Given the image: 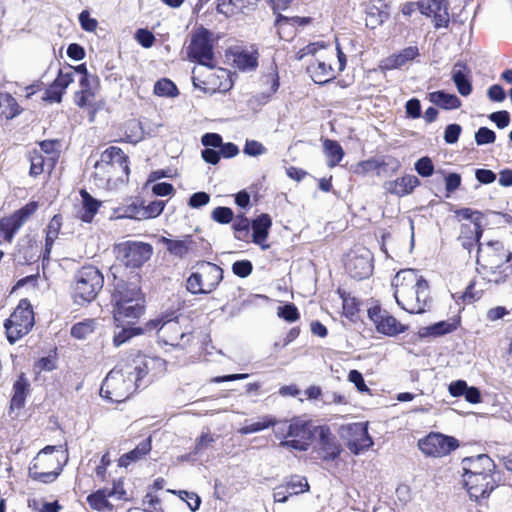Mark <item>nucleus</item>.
<instances>
[{"label": "nucleus", "instance_id": "45", "mask_svg": "<svg viewBox=\"0 0 512 512\" xmlns=\"http://www.w3.org/2000/svg\"><path fill=\"white\" fill-rule=\"evenodd\" d=\"M97 327V322L95 319H85L78 323H75L70 330V334L72 337L78 340L87 339L92 333H94Z\"/></svg>", "mask_w": 512, "mask_h": 512}, {"label": "nucleus", "instance_id": "33", "mask_svg": "<svg viewBox=\"0 0 512 512\" xmlns=\"http://www.w3.org/2000/svg\"><path fill=\"white\" fill-rule=\"evenodd\" d=\"M452 80L456 85L458 92L462 96H468L472 92V84L469 80V70L461 63H457L452 68Z\"/></svg>", "mask_w": 512, "mask_h": 512}, {"label": "nucleus", "instance_id": "16", "mask_svg": "<svg viewBox=\"0 0 512 512\" xmlns=\"http://www.w3.org/2000/svg\"><path fill=\"white\" fill-rule=\"evenodd\" d=\"M512 253L505 249L504 245L498 241L488 242L485 245L480 244L477 256V268H495L498 264L511 262Z\"/></svg>", "mask_w": 512, "mask_h": 512}, {"label": "nucleus", "instance_id": "1", "mask_svg": "<svg viewBox=\"0 0 512 512\" xmlns=\"http://www.w3.org/2000/svg\"><path fill=\"white\" fill-rule=\"evenodd\" d=\"M162 364L158 358L138 355L118 363L105 377L100 395L112 402H122L139 387L141 379L147 375L151 365Z\"/></svg>", "mask_w": 512, "mask_h": 512}, {"label": "nucleus", "instance_id": "22", "mask_svg": "<svg viewBox=\"0 0 512 512\" xmlns=\"http://www.w3.org/2000/svg\"><path fill=\"white\" fill-rule=\"evenodd\" d=\"M417 5L423 15L433 19L436 28L448 25V0H419Z\"/></svg>", "mask_w": 512, "mask_h": 512}, {"label": "nucleus", "instance_id": "50", "mask_svg": "<svg viewBox=\"0 0 512 512\" xmlns=\"http://www.w3.org/2000/svg\"><path fill=\"white\" fill-rule=\"evenodd\" d=\"M154 93L160 97H176L178 89L171 80L163 78L155 83Z\"/></svg>", "mask_w": 512, "mask_h": 512}, {"label": "nucleus", "instance_id": "25", "mask_svg": "<svg viewBox=\"0 0 512 512\" xmlns=\"http://www.w3.org/2000/svg\"><path fill=\"white\" fill-rule=\"evenodd\" d=\"M341 452L340 445L330 430L321 427L319 431L318 453L324 460H334Z\"/></svg>", "mask_w": 512, "mask_h": 512}, {"label": "nucleus", "instance_id": "57", "mask_svg": "<svg viewBox=\"0 0 512 512\" xmlns=\"http://www.w3.org/2000/svg\"><path fill=\"white\" fill-rule=\"evenodd\" d=\"M212 219L221 224H227L233 219V212L228 207H217L212 211Z\"/></svg>", "mask_w": 512, "mask_h": 512}, {"label": "nucleus", "instance_id": "13", "mask_svg": "<svg viewBox=\"0 0 512 512\" xmlns=\"http://www.w3.org/2000/svg\"><path fill=\"white\" fill-rule=\"evenodd\" d=\"M117 258L126 266L138 268L150 259L153 248L144 242L127 241L120 243L115 248Z\"/></svg>", "mask_w": 512, "mask_h": 512}, {"label": "nucleus", "instance_id": "64", "mask_svg": "<svg viewBox=\"0 0 512 512\" xmlns=\"http://www.w3.org/2000/svg\"><path fill=\"white\" fill-rule=\"evenodd\" d=\"M475 141L478 145L493 143L495 133L486 127H481L475 134Z\"/></svg>", "mask_w": 512, "mask_h": 512}, {"label": "nucleus", "instance_id": "15", "mask_svg": "<svg viewBox=\"0 0 512 512\" xmlns=\"http://www.w3.org/2000/svg\"><path fill=\"white\" fill-rule=\"evenodd\" d=\"M98 85L94 77H83L79 80V90L74 94L75 104L82 109L87 110L90 121H93L96 112L101 108V103L97 101Z\"/></svg>", "mask_w": 512, "mask_h": 512}, {"label": "nucleus", "instance_id": "10", "mask_svg": "<svg viewBox=\"0 0 512 512\" xmlns=\"http://www.w3.org/2000/svg\"><path fill=\"white\" fill-rule=\"evenodd\" d=\"M223 279V270L216 264L203 262L198 265L186 281V289L191 294H210Z\"/></svg>", "mask_w": 512, "mask_h": 512}, {"label": "nucleus", "instance_id": "49", "mask_svg": "<svg viewBox=\"0 0 512 512\" xmlns=\"http://www.w3.org/2000/svg\"><path fill=\"white\" fill-rule=\"evenodd\" d=\"M234 63L240 70H251L254 69L258 64L257 56L253 52H240L235 56Z\"/></svg>", "mask_w": 512, "mask_h": 512}, {"label": "nucleus", "instance_id": "35", "mask_svg": "<svg viewBox=\"0 0 512 512\" xmlns=\"http://www.w3.org/2000/svg\"><path fill=\"white\" fill-rule=\"evenodd\" d=\"M30 175L37 177L46 169L51 170L55 164V156L45 157L38 150H34L29 155Z\"/></svg>", "mask_w": 512, "mask_h": 512}, {"label": "nucleus", "instance_id": "47", "mask_svg": "<svg viewBox=\"0 0 512 512\" xmlns=\"http://www.w3.org/2000/svg\"><path fill=\"white\" fill-rule=\"evenodd\" d=\"M283 484L291 496L298 495L309 490L307 479L299 475H293L289 477Z\"/></svg>", "mask_w": 512, "mask_h": 512}, {"label": "nucleus", "instance_id": "36", "mask_svg": "<svg viewBox=\"0 0 512 512\" xmlns=\"http://www.w3.org/2000/svg\"><path fill=\"white\" fill-rule=\"evenodd\" d=\"M476 483L475 489L470 484H465L470 497L475 500L487 497L496 487V480L493 476L481 475Z\"/></svg>", "mask_w": 512, "mask_h": 512}, {"label": "nucleus", "instance_id": "23", "mask_svg": "<svg viewBox=\"0 0 512 512\" xmlns=\"http://www.w3.org/2000/svg\"><path fill=\"white\" fill-rule=\"evenodd\" d=\"M75 80L73 67L61 69L58 76L46 91L45 99L50 102H61L66 88Z\"/></svg>", "mask_w": 512, "mask_h": 512}, {"label": "nucleus", "instance_id": "39", "mask_svg": "<svg viewBox=\"0 0 512 512\" xmlns=\"http://www.w3.org/2000/svg\"><path fill=\"white\" fill-rule=\"evenodd\" d=\"M29 382L21 375L13 385L14 394L11 399L10 409L12 411L20 410L25 403Z\"/></svg>", "mask_w": 512, "mask_h": 512}, {"label": "nucleus", "instance_id": "37", "mask_svg": "<svg viewBox=\"0 0 512 512\" xmlns=\"http://www.w3.org/2000/svg\"><path fill=\"white\" fill-rule=\"evenodd\" d=\"M82 208L78 212L79 218L86 223H90L96 215L101 202L94 199L87 191L81 190Z\"/></svg>", "mask_w": 512, "mask_h": 512}, {"label": "nucleus", "instance_id": "61", "mask_svg": "<svg viewBox=\"0 0 512 512\" xmlns=\"http://www.w3.org/2000/svg\"><path fill=\"white\" fill-rule=\"evenodd\" d=\"M455 213L459 221L469 220L470 223L482 222V214L479 211L472 210L470 208H463L457 210Z\"/></svg>", "mask_w": 512, "mask_h": 512}, {"label": "nucleus", "instance_id": "28", "mask_svg": "<svg viewBox=\"0 0 512 512\" xmlns=\"http://www.w3.org/2000/svg\"><path fill=\"white\" fill-rule=\"evenodd\" d=\"M160 242L165 245L170 254L178 258L187 256L194 251L196 246V242L191 235H186L182 239L162 237Z\"/></svg>", "mask_w": 512, "mask_h": 512}, {"label": "nucleus", "instance_id": "40", "mask_svg": "<svg viewBox=\"0 0 512 512\" xmlns=\"http://www.w3.org/2000/svg\"><path fill=\"white\" fill-rule=\"evenodd\" d=\"M482 222L462 224L460 229V238L465 239L463 246L469 249L475 242H479L482 234Z\"/></svg>", "mask_w": 512, "mask_h": 512}, {"label": "nucleus", "instance_id": "31", "mask_svg": "<svg viewBox=\"0 0 512 512\" xmlns=\"http://www.w3.org/2000/svg\"><path fill=\"white\" fill-rule=\"evenodd\" d=\"M420 184L418 178L414 175H405L394 181L386 183V189L397 196L410 194Z\"/></svg>", "mask_w": 512, "mask_h": 512}, {"label": "nucleus", "instance_id": "56", "mask_svg": "<svg viewBox=\"0 0 512 512\" xmlns=\"http://www.w3.org/2000/svg\"><path fill=\"white\" fill-rule=\"evenodd\" d=\"M56 367H57V359H56V356H54V355L42 357L35 363V369L38 373L44 372V371L49 372V371L56 369Z\"/></svg>", "mask_w": 512, "mask_h": 512}, {"label": "nucleus", "instance_id": "30", "mask_svg": "<svg viewBox=\"0 0 512 512\" xmlns=\"http://www.w3.org/2000/svg\"><path fill=\"white\" fill-rule=\"evenodd\" d=\"M116 494H119L118 498L120 499L122 497L123 493H119L115 488L113 489H100L96 491L95 493L89 495L87 497V502L89 506L97 511H110L112 510L113 506L108 501V498L115 496Z\"/></svg>", "mask_w": 512, "mask_h": 512}, {"label": "nucleus", "instance_id": "59", "mask_svg": "<svg viewBox=\"0 0 512 512\" xmlns=\"http://www.w3.org/2000/svg\"><path fill=\"white\" fill-rule=\"evenodd\" d=\"M214 442V437L210 432H202L195 441L194 454H200Z\"/></svg>", "mask_w": 512, "mask_h": 512}, {"label": "nucleus", "instance_id": "6", "mask_svg": "<svg viewBox=\"0 0 512 512\" xmlns=\"http://www.w3.org/2000/svg\"><path fill=\"white\" fill-rule=\"evenodd\" d=\"M67 462L62 446H46L38 452L29 466V476L42 483H51L60 475Z\"/></svg>", "mask_w": 512, "mask_h": 512}, {"label": "nucleus", "instance_id": "58", "mask_svg": "<svg viewBox=\"0 0 512 512\" xmlns=\"http://www.w3.org/2000/svg\"><path fill=\"white\" fill-rule=\"evenodd\" d=\"M79 23L81 28L87 32H95L98 27V21L90 16V13L86 10L79 14Z\"/></svg>", "mask_w": 512, "mask_h": 512}, {"label": "nucleus", "instance_id": "55", "mask_svg": "<svg viewBox=\"0 0 512 512\" xmlns=\"http://www.w3.org/2000/svg\"><path fill=\"white\" fill-rule=\"evenodd\" d=\"M415 170L422 177H430L434 172V165L429 157H422L415 163Z\"/></svg>", "mask_w": 512, "mask_h": 512}, {"label": "nucleus", "instance_id": "32", "mask_svg": "<svg viewBox=\"0 0 512 512\" xmlns=\"http://www.w3.org/2000/svg\"><path fill=\"white\" fill-rule=\"evenodd\" d=\"M418 55V48L410 46L403 49L399 54L391 55L382 61L383 69H397L412 61Z\"/></svg>", "mask_w": 512, "mask_h": 512}, {"label": "nucleus", "instance_id": "7", "mask_svg": "<svg viewBox=\"0 0 512 512\" xmlns=\"http://www.w3.org/2000/svg\"><path fill=\"white\" fill-rule=\"evenodd\" d=\"M103 283L104 277L96 267H82L74 277V302L81 306L92 302L101 291Z\"/></svg>", "mask_w": 512, "mask_h": 512}, {"label": "nucleus", "instance_id": "42", "mask_svg": "<svg viewBox=\"0 0 512 512\" xmlns=\"http://www.w3.org/2000/svg\"><path fill=\"white\" fill-rule=\"evenodd\" d=\"M257 0H219L217 11L226 16L256 5Z\"/></svg>", "mask_w": 512, "mask_h": 512}, {"label": "nucleus", "instance_id": "52", "mask_svg": "<svg viewBox=\"0 0 512 512\" xmlns=\"http://www.w3.org/2000/svg\"><path fill=\"white\" fill-rule=\"evenodd\" d=\"M141 206L136 203H132L125 208H118L115 213L116 218H129V219H137L141 220L142 216H138V212L140 213Z\"/></svg>", "mask_w": 512, "mask_h": 512}, {"label": "nucleus", "instance_id": "48", "mask_svg": "<svg viewBox=\"0 0 512 512\" xmlns=\"http://www.w3.org/2000/svg\"><path fill=\"white\" fill-rule=\"evenodd\" d=\"M117 327H120V325L117 324ZM142 330L139 328H133L129 325H121V329L119 331H116L113 336V344L115 347H119L122 344L126 343L128 340H130L135 335L141 334Z\"/></svg>", "mask_w": 512, "mask_h": 512}, {"label": "nucleus", "instance_id": "63", "mask_svg": "<svg viewBox=\"0 0 512 512\" xmlns=\"http://www.w3.org/2000/svg\"><path fill=\"white\" fill-rule=\"evenodd\" d=\"M252 269V264L248 260L236 261L232 265L233 273L242 278L249 276L252 272Z\"/></svg>", "mask_w": 512, "mask_h": 512}, {"label": "nucleus", "instance_id": "8", "mask_svg": "<svg viewBox=\"0 0 512 512\" xmlns=\"http://www.w3.org/2000/svg\"><path fill=\"white\" fill-rule=\"evenodd\" d=\"M193 84L206 93L226 92L233 86L228 70L216 68L214 61L211 65H203L193 69Z\"/></svg>", "mask_w": 512, "mask_h": 512}, {"label": "nucleus", "instance_id": "43", "mask_svg": "<svg viewBox=\"0 0 512 512\" xmlns=\"http://www.w3.org/2000/svg\"><path fill=\"white\" fill-rule=\"evenodd\" d=\"M429 100L433 104L444 109H456L461 105V101L456 95L448 94L444 91H435L430 93Z\"/></svg>", "mask_w": 512, "mask_h": 512}, {"label": "nucleus", "instance_id": "38", "mask_svg": "<svg viewBox=\"0 0 512 512\" xmlns=\"http://www.w3.org/2000/svg\"><path fill=\"white\" fill-rule=\"evenodd\" d=\"M323 153L330 168L337 166L344 157L342 146L335 140L325 139L323 142Z\"/></svg>", "mask_w": 512, "mask_h": 512}, {"label": "nucleus", "instance_id": "51", "mask_svg": "<svg viewBox=\"0 0 512 512\" xmlns=\"http://www.w3.org/2000/svg\"><path fill=\"white\" fill-rule=\"evenodd\" d=\"M165 208V202L156 200L149 203L147 206H141L140 213L138 216H142V219H151L159 216Z\"/></svg>", "mask_w": 512, "mask_h": 512}, {"label": "nucleus", "instance_id": "9", "mask_svg": "<svg viewBox=\"0 0 512 512\" xmlns=\"http://www.w3.org/2000/svg\"><path fill=\"white\" fill-rule=\"evenodd\" d=\"M184 317L163 320L156 319L148 323L149 329H156L158 339L165 345L185 349L191 342V333L183 329Z\"/></svg>", "mask_w": 512, "mask_h": 512}, {"label": "nucleus", "instance_id": "46", "mask_svg": "<svg viewBox=\"0 0 512 512\" xmlns=\"http://www.w3.org/2000/svg\"><path fill=\"white\" fill-rule=\"evenodd\" d=\"M277 423L276 419L271 416H263L258 421L247 424L239 429V433L248 435L265 430L274 426Z\"/></svg>", "mask_w": 512, "mask_h": 512}, {"label": "nucleus", "instance_id": "12", "mask_svg": "<svg viewBox=\"0 0 512 512\" xmlns=\"http://www.w3.org/2000/svg\"><path fill=\"white\" fill-rule=\"evenodd\" d=\"M33 325L32 307L27 300H21L4 324L8 341L11 344L15 343L26 335Z\"/></svg>", "mask_w": 512, "mask_h": 512}, {"label": "nucleus", "instance_id": "5", "mask_svg": "<svg viewBox=\"0 0 512 512\" xmlns=\"http://www.w3.org/2000/svg\"><path fill=\"white\" fill-rule=\"evenodd\" d=\"M113 318L118 325L133 324L143 313L144 305L139 287L120 281L113 293Z\"/></svg>", "mask_w": 512, "mask_h": 512}, {"label": "nucleus", "instance_id": "17", "mask_svg": "<svg viewBox=\"0 0 512 512\" xmlns=\"http://www.w3.org/2000/svg\"><path fill=\"white\" fill-rule=\"evenodd\" d=\"M463 469L464 483L470 484L475 489L479 476H493L495 464L488 455L480 454L465 458L463 460Z\"/></svg>", "mask_w": 512, "mask_h": 512}, {"label": "nucleus", "instance_id": "18", "mask_svg": "<svg viewBox=\"0 0 512 512\" xmlns=\"http://www.w3.org/2000/svg\"><path fill=\"white\" fill-rule=\"evenodd\" d=\"M188 57L197 61L201 66L211 65V62L214 61L213 47L208 30L200 29L192 35L188 46Z\"/></svg>", "mask_w": 512, "mask_h": 512}, {"label": "nucleus", "instance_id": "41", "mask_svg": "<svg viewBox=\"0 0 512 512\" xmlns=\"http://www.w3.org/2000/svg\"><path fill=\"white\" fill-rule=\"evenodd\" d=\"M151 450V440L150 438L142 441L138 444V446L132 451L122 455L119 459V466L127 467L132 462L138 461L147 455Z\"/></svg>", "mask_w": 512, "mask_h": 512}, {"label": "nucleus", "instance_id": "19", "mask_svg": "<svg viewBox=\"0 0 512 512\" xmlns=\"http://www.w3.org/2000/svg\"><path fill=\"white\" fill-rule=\"evenodd\" d=\"M346 269L355 279L369 277L373 270L371 252L364 247L352 250L347 256Z\"/></svg>", "mask_w": 512, "mask_h": 512}, {"label": "nucleus", "instance_id": "60", "mask_svg": "<svg viewBox=\"0 0 512 512\" xmlns=\"http://www.w3.org/2000/svg\"><path fill=\"white\" fill-rule=\"evenodd\" d=\"M177 494L182 500L187 502V505L192 511H196L199 509L201 499L196 493L180 490L178 491Z\"/></svg>", "mask_w": 512, "mask_h": 512}, {"label": "nucleus", "instance_id": "62", "mask_svg": "<svg viewBox=\"0 0 512 512\" xmlns=\"http://www.w3.org/2000/svg\"><path fill=\"white\" fill-rule=\"evenodd\" d=\"M243 152L248 156L256 157L264 154L266 152V148L256 140H247Z\"/></svg>", "mask_w": 512, "mask_h": 512}, {"label": "nucleus", "instance_id": "24", "mask_svg": "<svg viewBox=\"0 0 512 512\" xmlns=\"http://www.w3.org/2000/svg\"><path fill=\"white\" fill-rule=\"evenodd\" d=\"M347 429L353 436V438L348 442V448L354 454H359L373 445V440L368 434L366 424L353 423L350 424Z\"/></svg>", "mask_w": 512, "mask_h": 512}, {"label": "nucleus", "instance_id": "44", "mask_svg": "<svg viewBox=\"0 0 512 512\" xmlns=\"http://www.w3.org/2000/svg\"><path fill=\"white\" fill-rule=\"evenodd\" d=\"M20 112L21 108L15 98L8 93L0 92V116L5 119H12Z\"/></svg>", "mask_w": 512, "mask_h": 512}, {"label": "nucleus", "instance_id": "11", "mask_svg": "<svg viewBox=\"0 0 512 512\" xmlns=\"http://www.w3.org/2000/svg\"><path fill=\"white\" fill-rule=\"evenodd\" d=\"M277 436L285 438L280 446L297 451H306L312 440V432L306 421L299 418L293 419L289 424L278 428Z\"/></svg>", "mask_w": 512, "mask_h": 512}, {"label": "nucleus", "instance_id": "27", "mask_svg": "<svg viewBox=\"0 0 512 512\" xmlns=\"http://www.w3.org/2000/svg\"><path fill=\"white\" fill-rule=\"evenodd\" d=\"M477 271L487 284L500 285L505 283L512 276V264L511 262H507L498 264L495 268H491L490 270L487 268H477Z\"/></svg>", "mask_w": 512, "mask_h": 512}, {"label": "nucleus", "instance_id": "20", "mask_svg": "<svg viewBox=\"0 0 512 512\" xmlns=\"http://www.w3.org/2000/svg\"><path fill=\"white\" fill-rule=\"evenodd\" d=\"M37 209L38 203L32 201L27 203L10 217L2 219L0 222V230L4 240L11 242L15 233L36 212Z\"/></svg>", "mask_w": 512, "mask_h": 512}, {"label": "nucleus", "instance_id": "14", "mask_svg": "<svg viewBox=\"0 0 512 512\" xmlns=\"http://www.w3.org/2000/svg\"><path fill=\"white\" fill-rule=\"evenodd\" d=\"M418 447L426 456L443 457L459 447L458 440L438 432H431L418 441Z\"/></svg>", "mask_w": 512, "mask_h": 512}, {"label": "nucleus", "instance_id": "21", "mask_svg": "<svg viewBox=\"0 0 512 512\" xmlns=\"http://www.w3.org/2000/svg\"><path fill=\"white\" fill-rule=\"evenodd\" d=\"M368 316L374 323L377 332L387 335L396 336L406 330V326L400 323L395 317L387 311L381 310L379 307L368 309Z\"/></svg>", "mask_w": 512, "mask_h": 512}, {"label": "nucleus", "instance_id": "54", "mask_svg": "<svg viewBox=\"0 0 512 512\" xmlns=\"http://www.w3.org/2000/svg\"><path fill=\"white\" fill-rule=\"evenodd\" d=\"M381 163H379L375 159H368L365 161H361L357 163L353 167V172L357 175H366L367 173L376 170L378 167H380Z\"/></svg>", "mask_w": 512, "mask_h": 512}, {"label": "nucleus", "instance_id": "2", "mask_svg": "<svg viewBox=\"0 0 512 512\" xmlns=\"http://www.w3.org/2000/svg\"><path fill=\"white\" fill-rule=\"evenodd\" d=\"M307 56L312 57L307 71L317 84L331 81L346 66V56L338 45L334 47L324 42L310 43L297 52L296 59L302 60Z\"/></svg>", "mask_w": 512, "mask_h": 512}, {"label": "nucleus", "instance_id": "29", "mask_svg": "<svg viewBox=\"0 0 512 512\" xmlns=\"http://www.w3.org/2000/svg\"><path fill=\"white\" fill-rule=\"evenodd\" d=\"M271 226L272 219L268 214H261L252 222L253 242L259 245L262 249L269 248V245L265 242Z\"/></svg>", "mask_w": 512, "mask_h": 512}, {"label": "nucleus", "instance_id": "4", "mask_svg": "<svg viewBox=\"0 0 512 512\" xmlns=\"http://www.w3.org/2000/svg\"><path fill=\"white\" fill-rule=\"evenodd\" d=\"M129 172L127 155L121 148L110 146L95 162L92 179L99 188L115 189L128 179Z\"/></svg>", "mask_w": 512, "mask_h": 512}, {"label": "nucleus", "instance_id": "53", "mask_svg": "<svg viewBox=\"0 0 512 512\" xmlns=\"http://www.w3.org/2000/svg\"><path fill=\"white\" fill-rule=\"evenodd\" d=\"M277 315L288 322H295L299 319V313L294 304H286L278 307Z\"/></svg>", "mask_w": 512, "mask_h": 512}, {"label": "nucleus", "instance_id": "3", "mask_svg": "<svg viewBox=\"0 0 512 512\" xmlns=\"http://www.w3.org/2000/svg\"><path fill=\"white\" fill-rule=\"evenodd\" d=\"M397 304L406 312L420 314L429 303V285L415 269H402L392 280Z\"/></svg>", "mask_w": 512, "mask_h": 512}, {"label": "nucleus", "instance_id": "26", "mask_svg": "<svg viewBox=\"0 0 512 512\" xmlns=\"http://www.w3.org/2000/svg\"><path fill=\"white\" fill-rule=\"evenodd\" d=\"M389 16L388 5L384 0H370L366 8V26L375 29Z\"/></svg>", "mask_w": 512, "mask_h": 512}, {"label": "nucleus", "instance_id": "34", "mask_svg": "<svg viewBox=\"0 0 512 512\" xmlns=\"http://www.w3.org/2000/svg\"><path fill=\"white\" fill-rule=\"evenodd\" d=\"M62 227V217L60 215H54L53 218L47 225L46 228V238H45V249L43 254V263L49 260V255L51 253L53 244L55 240L58 238ZM45 265V264H43ZM45 266H43L44 268Z\"/></svg>", "mask_w": 512, "mask_h": 512}]
</instances>
